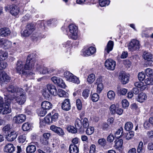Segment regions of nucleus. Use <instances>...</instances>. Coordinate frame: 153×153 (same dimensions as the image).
<instances>
[{"mask_svg": "<svg viewBox=\"0 0 153 153\" xmlns=\"http://www.w3.org/2000/svg\"><path fill=\"white\" fill-rule=\"evenodd\" d=\"M95 79V76L94 74H90L87 79L88 82L89 84L93 83Z\"/></svg>", "mask_w": 153, "mask_h": 153, "instance_id": "obj_34", "label": "nucleus"}, {"mask_svg": "<svg viewBox=\"0 0 153 153\" xmlns=\"http://www.w3.org/2000/svg\"><path fill=\"white\" fill-rule=\"evenodd\" d=\"M17 134L15 131H11L7 136V139L9 141H13L16 138Z\"/></svg>", "mask_w": 153, "mask_h": 153, "instance_id": "obj_22", "label": "nucleus"}, {"mask_svg": "<svg viewBox=\"0 0 153 153\" xmlns=\"http://www.w3.org/2000/svg\"><path fill=\"white\" fill-rule=\"evenodd\" d=\"M76 102L77 109L78 110H81L82 108V104L81 100L79 99H77Z\"/></svg>", "mask_w": 153, "mask_h": 153, "instance_id": "obj_53", "label": "nucleus"}, {"mask_svg": "<svg viewBox=\"0 0 153 153\" xmlns=\"http://www.w3.org/2000/svg\"><path fill=\"white\" fill-rule=\"evenodd\" d=\"M64 76L66 80L68 81L77 84H79L80 82L78 78L69 71L65 72L64 74Z\"/></svg>", "mask_w": 153, "mask_h": 153, "instance_id": "obj_4", "label": "nucleus"}, {"mask_svg": "<svg viewBox=\"0 0 153 153\" xmlns=\"http://www.w3.org/2000/svg\"><path fill=\"white\" fill-rule=\"evenodd\" d=\"M145 83L148 85H153V78L149 77L145 80Z\"/></svg>", "mask_w": 153, "mask_h": 153, "instance_id": "obj_49", "label": "nucleus"}, {"mask_svg": "<svg viewBox=\"0 0 153 153\" xmlns=\"http://www.w3.org/2000/svg\"><path fill=\"white\" fill-rule=\"evenodd\" d=\"M62 108L64 110L68 111L71 108L70 100L68 99H65L62 103Z\"/></svg>", "mask_w": 153, "mask_h": 153, "instance_id": "obj_14", "label": "nucleus"}, {"mask_svg": "<svg viewBox=\"0 0 153 153\" xmlns=\"http://www.w3.org/2000/svg\"><path fill=\"white\" fill-rule=\"evenodd\" d=\"M46 110L42 107V108L40 109L39 111L38 112V114L40 116L43 117L47 113Z\"/></svg>", "mask_w": 153, "mask_h": 153, "instance_id": "obj_42", "label": "nucleus"}, {"mask_svg": "<svg viewBox=\"0 0 153 153\" xmlns=\"http://www.w3.org/2000/svg\"><path fill=\"white\" fill-rule=\"evenodd\" d=\"M99 98V95L97 94L94 93L91 96V100L94 102L97 101Z\"/></svg>", "mask_w": 153, "mask_h": 153, "instance_id": "obj_47", "label": "nucleus"}, {"mask_svg": "<svg viewBox=\"0 0 153 153\" xmlns=\"http://www.w3.org/2000/svg\"><path fill=\"white\" fill-rule=\"evenodd\" d=\"M141 46L140 42L135 39H132L129 43L128 46V49L131 51L139 50Z\"/></svg>", "mask_w": 153, "mask_h": 153, "instance_id": "obj_5", "label": "nucleus"}, {"mask_svg": "<svg viewBox=\"0 0 153 153\" xmlns=\"http://www.w3.org/2000/svg\"><path fill=\"white\" fill-rule=\"evenodd\" d=\"M25 64L24 62L20 60H18L16 63V70L17 73L22 75H26L27 74V70L25 69Z\"/></svg>", "mask_w": 153, "mask_h": 153, "instance_id": "obj_3", "label": "nucleus"}, {"mask_svg": "<svg viewBox=\"0 0 153 153\" xmlns=\"http://www.w3.org/2000/svg\"><path fill=\"white\" fill-rule=\"evenodd\" d=\"M31 127V125L28 122L25 123L22 126V129L23 131H26L29 130Z\"/></svg>", "mask_w": 153, "mask_h": 153, "instance_id": "obj_36", "label": "nucleus"}, {"mask_svg": "<svg viewBox=\"0 0 153 153\" xmlns=\"http://www.w3.org/2000/svg\"><path fill=\"white\" fill-rule=\"evenodd\" d=\"M145 78V75L143 72L140 73L138 74V78L140 81H143Z\"/></svg>", "mask_w": 153, "mask_h": 153, "instance_id": "obj_58", "label": "nucleus"}, {"mask_svg": "<svg viewBox=\"0 0 153 153\" xmlns=\"http://www.w3.org/2000/svg\"><path fill=\"white\" fill-rule=\"evenodd\" d=\"M146 74L148 76H153V70L151 68H147L145 70Z\"/></svg>", "mask_w": 153, "mask_h": 153, "instance_id": "obj_40", "label": "nucleus"}, {"mask_svg": "<svg viewBox=\"0 0 153 153\" xmlns=\"http://www.w3.org/2000/svg\"><path fill=\"white\" fill-rule=\"evenodd\" d=\"M68 130L70 132L72 133H76L78 130L76 128H75L73 126L69 127L67 128Z\"/></svg>", "mask_w": 153, "mask_h": 153, "instance_id": "obj_48", "label": "nucleus"}, {"mask_svg": "<svg viewBox=\"0 0 153 153\" xmlns=\"http://www.w3.org/2000/svg\"><path fill=\"white\" fill-rule=\"evenodd\" d=\"M11 31L7 27H3L0 29V35L2 37H6L10 35Z\"/></svg>", "mask_w": 153, "mask_h": 153, "instance_id": "obj_18", "label": "nucleus"}, {"mask_svg": "<svg viewBox=\"0 0 153 153\" xmlns=\"http://www.w3.org/2000/svg\"><path fill=\"white\" fill-rule=\"evenodd\" d=\"M7 66V64L6 62L2 61L1 62L0 64V70H1L5 69Z\"/></svg>", "mask_w": 153, "mask_h": 153, "instance_id": "obj_57", "label": "nucleus"}, {"mask_svg": "<svg viewBox=\"0 0 153 153\" xmlns=\"http://www.w3.org/2000/svg\"><path fill=\"white\" fill-rule=\"evenodd\" d=\"M89 123L88 119L86 118H85L82 122V125L83 126V128H87L89 126Z\"/></svg>", "mask_w": 153, "mask_h": 153, "instance_id": "obj_43", "label": "nucleus"}, {"mask_svg": "<svg viewBox=\"0 0 153 153\" xmlns=\"http://www.w3.org/2000/svg\"><path fill=\"white\" fill-rule=\"evenodd\" d=\"M96 51V48L93 47H91L83 53V55L85 56H91Z\"/></svg>", "mask_w": 153, "mask_h": 153, "instance_id": "obj_21", "label": "nucleus"}, {"mask_svg": "<svg viewBox=\"0 0 153 153\" xmlns=\"http://www.w3.org/2000/svg\"><path fill=\"white\" fill-rule=\"evenodd\" d=\"M98 142L99 144L102 146H104L106 143V141L104 138L99 139L98 140Z\"/></svg>", "mask_w": 153, "mask_h": 153, "instance_id": "obj_55", "label": "nucleus"}, {"mask_svg": "<svg viewBox=\"0 0 153 153\" xmlns=\"http://www.w3.org/2000/svg\"><path fill=\"white\" fill-rule=\"evenodd\" d=\"M69 151L70 153H78L79 149L76 145L71 144L69 147Z\"/></svg>", "mask_w": 153, "mask_h": 153, "instance_id": "obj_26", "label": "nucleus"}, {"mask_svg": "<svg viewBox=\"0 0 153 153\" xmlns=\"http://www.w3.org/2000/svg\"><path fill=\"white\" fill-rule=\"evenodd\" d=\"M45 122L48 123H53L51 117V113L49 114L44 118Z\"/></svg>", "mask_w": 153, "mask_h": 153, "instance_id": "obj_38", "label": "nucleus"}, {"mask_svg": "<svg viewBox=\"0 0 153 153\" xmlns=\"http://www.w3.org/2000/svg\"><path fill=\"white\" fill-rule=\"evenodd\" d=\"M134 132L133 131H131L126 135V139L128 140H129L134 137Z\"/></svg>", "mask_w": 153, "mask_h": 153, "instance_id": "obj_50", "label": "nucleus"}, {"mask_svg": "<svg viewBox=\"0 0 153 153\" xmlns=\"http://www.w3.org/2000/svg\"><path fill=\"white\" fill-rule=\"evenodd\" d=\"M10 102L9 101H7L0 106V114H7L11 112Z\"/></svg>", "mask_w": 153, "mask_h": 153, "instance_id": "obj_6", "label": "nucleus"}, {"mask_svg": "<svg viewBox=\"0 0 153 153\" xmlns=\"http://www.w3.org/2000/svg\"><path fill=\"white\" fill-rule=\"evenodd\" d=\"M50 128L52 131L60 136H63L65 134L63 130L60 127L53 125L50 126Z\"/></svg>", "mask_w": 153, "mask_h": 153, "instance_id": "obj_13", "label": "nucleus"}, {"mask_svg": "<svg viewBox=\"0 0 153 153\" xmlns=\"http://www.w3.org/2000/svg\"><path fill=\"white\" fill-rule=\"evenodd\" d=\"M47 88L48 89L51 94L54 96L57 95V90L54 86L51 84H48L47 85Z\"/></svg>", "mask_w": 153, "mask_h": 153, "instance_id": "obj_23", "label": "nucleus"}, {"mask_svg": "<svg viewBox=\"0 0 153 153\" xmlns=\"http://www.w3.org/2000/svg\"><path fill=\"white\" fill-rule=\"evenodd\" d=\"M35 30L34 26L30 24L26 26L25 30L23 31V35L24 36H28L30 35Z\"/></svg>", "mask_w": 153, "mask_h": 153, "instance_id": "obj_8", "label": "nucleus"}, {"mask_svg": "<svg viewBox=\"0 0 153 153\" xmlns=\"http://www.w3.org/2000/svg\"><path fill=\"white\" fill-rule=\"evenodd\" d=\"M118 77L123 84H126L129 81V76L124 71H121L119 73Z\"/></svg>", "mask_w": 153, "mask_h": 153, "instance_id": "obj_10", "label": "nucleus"}, {"mask_svg": "<svg viewBox=\"0 0 153 153\" xmlns=\"http://www.w3.org/2000/svg\"><path fill=\"white\" fill-rule=\"evenodd\" d=\"M75 126L76 128L78 129L79 133H82L84 131V129L82 128V122L79 119H76L75 123Z\"/></svg>", "mask_w": 153, "mask_h": 153, "instance_id": "obj_16", "label": "nucleus"}, {"mask_svg": "<svg viewBox=\"0 0 153 153\" xmlns=\"http://www.w3.org/2000/svg\"><path fill=\"white\" fill-rule=\"evenodd\" d=\"M107 96L108 98L111 100L114 99L115 97L114 92L112 91H109L107 93Z\"/></svg>", "mask_w": 153, "mask_h": 153, "instance_id": "obj_39", "label": "nucleus"}, {"mask_svg": "<svg viewBox=\"0 0 153 153\" xmlns=\"http://www.w3.org/2000/svg\"><path fill=\"white\" fill-rule=\"evenodd\" d=\"M90 94V91L88 89H85L84 90L82 93L83 97L86 99L88 97Z\"/></svg>", "mask_w": 153, "mask_h": 153, "instance_id": "obj_51", "label": "nucleus"}, {"mask_svg": "<svg viewBox=\"0 0 153 153\" xmlns=\"http://www.w3.org/2000/svg\"><path fill=\"white\" fill-rule=\"evenodd\" d=\"M42 95L46 99L51 98L52 94H50L48 89L47 88L44 89L42 91Z\"/></svg>", "mask_w": 153, "mask_h": 153, "instance_id": "obj_31", "label": "nucleus"}, {"mask_svg": "<svg viewBox=\"0 0 153 153\" xmlns=\"http://www.w3.org/2000/svg\"><path fill=\"white\" fill-rule=\"evenodd\" d=\"M26 119L25 115L23 114H19L14 117V120L16 123H21L24 122Z\"/></svg>", "mask_w": 153, "mask_h": 153, "instance_id": "obj_15", "label": "nucleus"}, {"mask_svg": "<svg viewBox=\"0 0 153 153\" xmlns=\"http://www.w3.org/2000/svg\"><path fill=\"white\" fill-rule=\"evenodd\" d=\"M10 77L5 72H2L0 73V81L2 83L8 82Z\"/></svg>", "mask_w": 153, "mask_h": 153, "instance_id": "obj_19", "label": "nucleus"}, {"mask_svg": "<svg viewBox=\"0 0 153 153\" xmlns=\"http://www.w3.org/2000/svg\"><path fill=\"white\" fill-rule=\"evenodd\" d=\"M143 143L142 141L140 142L137 148V152L138 153L143 152Z\"/></svg>", "mask_w": 153, "mask_h": 153, "instance_id": "obj_41", "label": "nucleus"}, {"mask_svg": "<svg viewBox=\"0 0 153 153\" xmlns=\"http://www.w3.org/2000/svg\"><path fill=\"white\" fill-rule=\"evenodd\" d=\"M114 140V137L113 134H110L107 137V140L109 143L112 142Z\"/></svg>", "mask_w": 153, "mask_h": 153, "instance_id": "obj_63", "label": "nucleus"}, {"mask_svg": "<svg viewBox=\"0 0 153 153\" xmlns=\"http://www.w3.org/2000/svg\"><path fill=\"white\" fill-rule=\"evenodd\" d=\"M35 62V58L34 57L33 54L29 55L27 57L26 62L25 64V69L27 70L31 69L34 67Z\"/></svg>", "mask_w": 153, "mask_h": 153, "instance_id": "obj_2", "label": "nucleus"}, {"mask_svg": "<svg viewBox=\"0 0 153 153\" xmlns=\"http://www.w3.org/2000/svg\"><path fill=\"white\" fill-rule=\"evenodd\" d=\"M8 54L7 52L0 51V60L4 59L5 58L7 57Z\"/></svg>", "mask_w": 153, "mask_h": 153, "instance_id": "obj_44", "label": "nucleus"}, {"mask_svg": "<svg viewBox=\"0 0 153 153\" xmlns=\"http://www.w3.org/2000/svg\"><path fill=\"white\" fill-rule=\"evenodd\" d=\"M99 4L101 7H104L108 5L110 3L109 0H99Z\"/></svg>", "mask_w": 153, "mask_h": 153, "instance_id": "obj_37", "label": "nucleus"}, {"mask_svg": "<svg viewBox=\"0 0 153 153\" xmlns=\"http://www.w3.org/2000/svg\"><path fill=\"white\" fill-rule=\"evenodd\" d=\"M146 98L147 97L146 94L144 93L141 92L138 95L137 100L140 102H142L146 100Z\"/></svg>", "mask_w": 153, "mask_h": 153, "instance_id": "obj_30", "label": "nucleus"}, {"mask_svg": "<svg viewBox=\"0 0 153 153\" xmlns=\"http://www.w3.org/2000/svg\"><path fill=\"white\" fill-rule=\"evenodd\" d=\"M42 107L46 110H49L52 107V104L47 101H44L41 104Z\"/></svg>", "mask_w": 153, "mask_h": 153, "instance_id": "obj_25", "label": "nucleus"}, {"mask_svg": "<svg viewBox=\"0 0 153 153\" xmlns=\"http://www.w3.org/2000/svg\"><path fill=\"white\" fill-rule=\"evenodd\" d=\"M110 110L111 114H114L116 112V106L114 104L111 105L109 108Z\"/></svg>", "mask_w": 153, "mask_h": 153, "instance_id": "obj_54", "label": "nucleus"}, {"mask_svg": "<svg viewBox=\"0 0 153 153\" xmlns=\"http://www.w3.org/2000/svg\"><path fill=\"white\" fill-rule=\"evenodd\" d=\"M94 131V128L92 127L87 128L86 131V133L88 135H90L92 134Z\"/></svg>", "mask_w": 153, "mask_h": 153, "instance_id": "obj_45", "label": "nucleus"}, {"mask_svg": "<svg viewBox=\"0 0 153 153\" xmlns=\"http://www.w3.org/2000/svg\"><path fill=\"white\" fill-rule=\"evenodd\" d=\"M133 127V124L130 122H127L125 124L124 128L127 131H129L132 129Z\"/></svg>", "mask_w": 153, "mask_h": 153, "instance_id": "obj_35", "label": "nucleus"}, {"mask_svg": "<svg viewBox=\"0 0 153 153\" xmlns=\"http://www.w3.org/2000/svg\"><path fill=\"white\" fill-rule=\"evenodd\" d=\"M134 86L137 88H139L141 91L145 90L147 87V85H144V83L142 82H137L134 83Z\"/></svg>", "mask_w": 153, "mask_h": 153, "instance_id": "obj_32", "label": "nucleus"}, {"mask_svg": "<svg viewBox=\"0 0 153 153\" xmlns=\"http://www.w3.org/2000/svg\"><path fill=\"white\" fill-rule=\"evenodd\" d=\"M4 42V46H3V48L5 49H6L10 47L11 44V43L10 41L5 39Z\"/></svg>", "mask_w": 153, "mask_h": 153, "instance_id": "obj_46", "label": "nucleus"}, {"mask_svg": "<svg viewBox=\"0 0 153 153\" xmlns=\"http://www.w3.org/2000/svg\"><path fill=\"white\" fill-rule=\"evenodd\" d=\"M36 150V146L34 145L30 144L28 145L26 148V152L27 153H33Z\"/></svg>", "mask_w": 153, "mask_h": 153, "instance_id": "obj_27", "label": "nucleus"}, {"mask_svg": "<svg viewBox=\"0 0 153 153\" xmlns=\"http://www.w3.org/2000/svg\"><path fill=\"white\" fill-rule=\"evenodd\" d=\"M52 81L55 84H56L59 87L65 88L66 85L63 80L59 77L53 76L51 78Z\"/></svg>", "mask_w": 153, "mask_h": 153, "instance_id": "obj_12", "label": "nucleus"}, {"mask_svg": "<svg viewBox=\"0 0 153 153\" xmlns=\"http://www.w3.org/2000/svg\"><path fill=\"white\" fill-rule=\"evenodd\" d=\"M39 74H45L48 73V68L42 66H39L36 68Z\"/></svg>", "mask_w": 153, "mask_h": 153, "instance_id": "obj_28", "label": "nucleus"}, {"mask_svg": "<svg viewBox=\"0 0 153 153\" xmlns=\"http://www.w3.org/2000/svg\"><path fill=\"white\" fill-rule=\"evenodd\" d=\"M113 45L114 43L112 41H109L108 42L106 48L105 49L104 53L105 55H107L109 53L110 51L112 50Z\"/></svg>", "mask_w": 153, "mask_h": 153, "instance_id": "obj_20", "label": "nucleus"}, {"mask_svg": "<svg viewBox=\"0 0 153 153\" xmlns=\"http://www.w3.org/2000/svg\"><path fill=\"white\" fill-rule=\"evenodd\" d=\"M68 94V93L66 92L65 91L63 90L60 91L59 92L58 94L59 96L61 97H65L67 96Z\"/></svg>", "mask_w": 153, "mask_h": 153, "instance_id": "obj_60", "label": "nucleus"}, {"mask_svg": "<svg viewBox=\"0 0 153 153\" xmlns=\"http://www.w3.org/2000/svg\"><path fill=\"white\" fill-rule=\"evenodd\" d=\"M7 8H10V13L13 16H17L19 13V8L15 5H13L10 7H5L6 10Z\"/></svg>", "mask_w": 153, "mask_h": 153, "instance_id": "obj_17", "label": "nucleus"}, {"mask_svg": "<svg viewBox=\"0 0 153 153\" xmlns=\"http://www.w3.org/2000/svg\"><path fill=\"white\" fill-rule=\"evenodd\" d=\"M122 103L123 106L124 108L128 107L129 105L128 101L126 99L123 100Z\"/></svg>", "mask_w": 153, "mask_h": 153, "instance_id": "obj_61", "label": "nucleus"}, {"mask_svg": "<svg viewBox=\"0 0 153 153\" xmlns=\"http://www.w3.org/2000/svg\"><path fill=\"white\" fill-rule=\"evenodd\" d=\"M117 94L120 95H125L127 92V89L121 88L119 85H118L117 87Z\"/></svg>", "mask_w": 153, "mask_h": 153, "instance_id": "obj_29", "label": "nucleus"}, {"mask_svg": "<svg viewBox=\"0 0 153 153\" xmlns=\"http://www.w3.org/2000/svg\"><path fill=\"white\" fill-rule=\"evenodd\" d=\"M26 140V136L25 135H20L18 137V141L19 143H23Z\"/></svg>", "mask_w": 153, "mask_h": 153, "instance_id": "obj_52", "label": "nucleus"}, {"mask_svg": "<svg viewBox=\"0 0 153 153\" xmlns=\"http://www.w3.org/2000/svg\"><path fill=\"white\" fill-rule=\"evenodd\" d=\"M11 128L10 125H7L4 127L2 130L3 131L10 133L11 131Z\"/></svg>", "mask_w": 153, "mask_h": 153, "instance_id": "obj_56", "label": "nucleus"}, {"mask_svg": "<svg viewBox=\"0 0 153 153\" xmlns=\"http://www.w3.org/2000/svg\"><path fill=\"white\" fill-rule=\"evenodd\" d=\"M95 151V146L94 145H92L90 147L89 153H94Z\"/></svg>", "mask_w": 153, "mask_h": 153, "instance_id": "obj_64", "label": "nucleus"}, {"mask_svg": "<svg viewBox=\"0 0 153 153\" xmlns=\"http://www.w3.org/2000/svg\"><path fill=\"white\" fill-rule=\"evenodd\" d=\"M105 65L108 70L113 71L115 69L116 65V62L112 59H108L105 61Z\"/></svg>", "mask_w": 153, "mask_h": 153, "instance_id": "obj_9", "label": "nucleus"}, {"mask_svg": "<svg viewBox=\"0 0 153 153\" xmlns=\"http://www.w3.org/2000/svg\"><path fill=\"white\" fill-rule=\"evenodd\" d=\"M21 88L10 85L6 88L4 92V95L10 100L16 98V102L19 104H23L26 100V95Z\"/></svg>", "mask_w": 153, "mask_h": 153, "instance_id": "obj_1", "label": "nucleus"}, {"mask_svg": "<svg viewBox=\"0 0 153 153\" xmlns=\"http://www.w3.org/2000/svg\"><path fill=\"white\" fill-rule=\"evenodd\" d=\"M143 57L147 62H149V63L146 64L145 65L146 66H147V65H151L152 63L150 62H153V56L152 54L149 53L144 52L143 54Z\"/></svg>", "mask_w": 153, "mask_h": 153, "instance_id": "obj_11", "label": "nucleus"}, {"mask_svg": "<svg viewBox=\"0 0 153 153\" xmlns=\"http://www.w3.org/2000/svg\"><path fill=\"white\" fill-rule=\"evenodd\" d=\"M123 141L122 139H118L115 141L114 147L115 148L118 149L119 148H121L123 144Z\"/></svg>", "mask_w": 153, "mask_h": 153, "instance_id": "obj_33", "label": "nucleus"}, {"mask_svg": "<svg viewBox=\"0 0 153 153\" xmlns=\"http://www.w3.org/2000/svg\"><path fill=\"white\" fill-rule=\"evenodd\" d=\"M69 28L71 38L74 40L76 39L78 37L77 27L74 24H71L69 25Z\"/></svg>", "mask_w": 153, "mask_h": 153, "instance_id": "obj_7", "label": "nucleus"}, {"mask_svg": "<svg viewBox=\"0 0 153 153\" xmlns=\"http://www.w3.org/2000/svg\"><path fill=\"white\" fill-rule=\"evenodd\" d=\"M5 152L11 153L15 151V147L12 144H8L5 146L4 148Z\"/></svg>", "mask_w": 153, "mask_h": 153, "instance_id": "obj_24", "label": "nucleus"}, {"mask_svg": "<svg viewBox=\"0 0 153 153\" xmlns=\"http://www.w3.org/2000/svg\"><path fill=\"white\" fill-rule=\"evenodd\" d=\"M59 115L57 113H55L54 114L51 116L53 123L56 121Z\"/></svg>", "mask_w": 153, "mask_h": 153, "instance_id": "obj_62", "label": "nucleus"}, {"mask_svg": "<svg viewBox=\"0 0 153 153\" xmlns=\"http://www.w3.org/2000/svg\"><path fill=\"white\" fill-rule=\"evenodd\" d=\"M97 85V92L98 93H100L103 88V84L101 83H100Z\"/></svg>", "mask_w": 153, "mask_h": 153, "instance_id": "obj_59", "label": "nucleus"}]
</instances>
